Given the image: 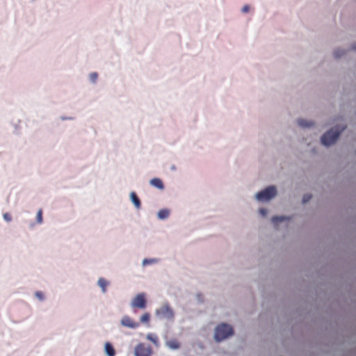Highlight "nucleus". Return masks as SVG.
I'll return each instance as SVG.
<instances>
[{
	"instance_id": "obj_1",
	"label": "nucleus",
	"mask_w": 356,
	"mask_h": 356,
	"mask_svg": "<svg viewBox=\"0 0 356 356\" xmlns=\"http://www.w3.org/2000/svg\"><path fill=\"white\" fill-rule=\"evenodd\" d=\"M343 129V127H336L334 128H332L322 136L321 143L325 146H329L334 144Z\"/></svg>"
},
{
	"instance_id": "obj_2",
	"label": "nucleus",
	"mask_w": 356,
	"mask_h": 356,
	"mask_svg": "<svg viewBox=\"0 0 356 356\" xmlns=\"http://www.w3.org/2000/svg\"><path fill=\"white\" fill-rule=\"evenodd\" d=\"M234 333L232 327L225 323L218 325L215 330V339L216 341H220L232 336Z\"/></svg>"
},
{
	"instance_id": "obj_3",
	"label": "nucleus",
	"mask_w": 356,
	"mask_h": 356,
	"mask_svg": "<svg viewBox=\"0 0 356 356\" xmlns=\"http://www.w3.org/2000/svg\"><path fill=\"white\" fill-rule=\"evenodd\" d=\"M277 194V191L275 186H269L259 192L256 195V197L259 201L264 202L268 201L274 197Z\"/></svg>"
},
{
	"instance_id": "obj_4",
	"label": "nucleus",
	"mask_w": 356,
	"mask_h": 356,
	"mask_svg": "<svg viewBox=\"0 0 356 356\" xmlns=\"http://www.w3.org/2000/svg\"><path fill=\"white\" fill-rule=\"evenodd\" d=\"M153 350L149 345H145L143 343H138L134 350L135 356H152Z\"/></svg>"
},
{
	"instance_id": "obj_5",
	"label": "nucleus",
	"mask_w": 356,
	"mask_h": 356,
	"mask_svg": "<svg viewBox=\"0 0 356 356\" xmlns=\"http://www.w3.org/2000/svg\"><path fill=\"white\" fill-rule=\"evenodd\" d=\"M156 313L158 316L163 318L171 320L174 317V312L168 305L162 306Z\"/></svg>"
},
{
	"instance_id": "obj_6",
	"label": "nucleus",
	"mask_w": 356,
	"mask_h": 356,
	"mask_svg": "<svg viewBox=\"0 0 356 356\" xmlns=\"http://www.w3.org/2000/svg\"><path fill=\"white\" fill-rule=\"evenodd\" d=\"M132 307L145 309L147 305V301L144 293L138 294L131 301Z\"/></svg>"
},
{
	"instance_id": "obj_7",
	"label": "nucleus",
	"mask_w": 356,
	"mask_h": 356,
	"mask_svg": "<svg viewBox=\"0 0 356 356\" xmlns=\"http://www.w3.org/2000/svg\"><path fill=\"white\" fill-rule=\"evenodd\" d=\"M121 325L124 327L135 329L139 327V323L129 316H124L121 319Z\"/></svg>"
},
{
	"instance_id": "obj_8",
	"label": "nucleus",
	"mask_w": 356,
	"mask_h": 356,
	"mask_svg": "<svg viewBox=\"0 0 356 356\" xmlns=\"http://www.w3.org/2000/svg\"><path fill=\"white\" fill-rule=\"evenodd\" d=\"M167 346L172 350L179 349L180 348V343L177 339H171L166 342Z\"/></svg>"
},
{
	"instance_id": "obj_9",
	"label": "nucleus",
	"mask_w": 356,
	"mask_h": 356,
	"mask_svg": "<svg viewBox=\"0 0 356 356\" xmlns=\"http://www.w3.org/2000/svg\"><path fill=\"white\" fill-rule=\"evenodd\" d=\"M150 184L159 189H163L164 185L159 178H153L150 180Z\"/></svg>"
},
{
	"instance_id": "obj_10",
	"label": "nucleus",
	"mask_w": 356,
	"mask_h": 356,
	"mask_svg": "<svg viewBox=\"0 0 356 356\" xmlns=\"http://www.w3.org/2000/svg\"><path fill=\"white\" fill-rule=\"evenodd\" d=\"M105 351L108 356H115V351L113 346L108 342L105 344Z\"/></svg>"
},
{
	"instance_id": "obj_11",
	"label": "nucleus",
	"mask_w": 356,
	"mask_h": 356,
	"mask_svg": "<svg viewBox=\"0 0 356 356\" xmlns=\"http://www.w3.org/2000/svg\"><path fill=\"white\" fill-rule=\"evenodd\" d=\"M147 339L152 341L156 346H159V340L158 337L154 334H148L147 335Z\"/></svg>"
},
{
	"instance_id": "obj_12",
	"label": "nucleus",
	"mask_w": 356,
	"mask_h": 356,
	"mask_svg": "<svg viewBox=\"0 0 356 356\" xmlns=\"http://www.w3.org/2000/svg\"><path fill=\"white\" fill-rule=\"evenodd\" d=\"M98 284L101 287L102 292L105 293L106 291V287L108 284V282L103 277H101L98 280Z\"/></svg>"
},
{
	"instance_id": "obj_13",
	"label": "nucleus",
	"mask_w": 356,
	"mask_h": 356,
	"mask_svg": "<svg viewBox=\"0 0 356 356\" xmlns=\"http://www.w3.org/2000/svg\"><path fill=\"white\" fill-rule=\"evenodd\" d=\"M131 199L133 203L134 204V205L136 206V207L138 209L140 208V201L134 192H132L131 193Z\"/></svg>"
},
{
	"instance_id": "obj_14",
	"label": "nucleus",
	"mask_w": 356,
	"mask_h": 356,
	"mask_svg": "<svg viewBox=\"0 0 356 356\" xmlns=\"http://www.w3.org/2000/svg\"><path fill=\"white\" fill-rule=\"evenodd\" d=\"M298 124L300 127H309L313 125L312 122H307L306 120L304 119H299L298 120Z\"/></svg>"
},
{
	"instance_id": "obj_15",
	"label": "nucleus",
	"mask_w": 356,
	"mask_h": 356,
	"mask_svg": "<svg viewBox=\"0 0 356 356\" xmlns=\"http://www.w3.org/2000/svg\"><path fill=\"white\" fill-rule=\"evenodd\" d=\"M169 216V211L167 209H161L158 213V216L161 219H165Z\"/></svg>"
},
{
	"instance_id": "obj_16",
	"label": "nucleus",
	"mask_w": 356,
	"mask_h": 356,
	"mask_svg": "<svg viewBox=\"0 0 356 356\" xmlns=\"http://www.w3.org/2000/svg\"><path fill=\"white\" fill-rule=\"evenodd\" d=\"M286 219L285 216H275L272 218V222L275 225H277L279 222H282Z\"/></svg>"
},
{
	"instance_id": "obj_17",
	"label": "nucleus",
	"mask_w": 356,
	"mask_h": 356,
	"mask_svg": "<svg viewBox=\"0 0 356 356\" xmlns=\"http://www.w3.org/2000/svg\"><path fill=\"white\" fill-rule=\"evenodd\" d=\"M150 320V315L148 313L143 314L140 317V321L143 323H148Z\"/></svg>"
},
{
	"instance_id": "obj_18",
	"label": "nucleus",
	"mask_w": 356,
	"mask_h": 356,
	"mask_svg": "<svg viewBox=\"0 0 356 356\" xmlns=\"http://www.w3.org/2000/svg\"><path fill=\"white\" fill-rule=\"evenodd\" d=\"M158 261V259H145L143 261V264L144 266L145 265H147V264H154V263H156Z\"/></svg>"
},
{
	"instance_id": "obj_19",
	"label": "nucleus",
	"mask_w": 356,
	"mask_h": 356,
	"mask_svg": "<svg viewBox=\"0 0 356 356\" xmlns=\"http://www.w3.org/2000/svg\"><path fill=\"white\" fill-rule=\"evenodd\" d=\"M37 222L38 223L42 222V211L40 209L37 213Z\"/></svg>"
},
{
	"instance_id": "obj_20",
	"label": "nucleus",
	"mask_w": 356,
	"mask_h": 356,
	"mask_svg": "<svg viewBox=\"0 0 356 356\" xmlns=\"http://www.w3.org/2000/svg\"><path fill=\"white\" fill-rule=\"evenodd\" d=\"M98 77V74L97 72H92L90 74V79L92 82L95 83Z\"/></svg>"
},
{
	"instance_id": "obj_21",
	"label": "nucleus",
	"mask_w": 356,
	"mask_h": 356,
	"mask_svg": "<svg viewBox=\"0 0 356 356\" xmlns=\"http://www.w3.org/2000/svg\"><path fill=\"white\" fill-rule=\"evenodd\" d=\"M343 54H344V51L343 50L337 49L334 52V56L336 58H339Z\"/></svg>"
},
{
	"instance_id": "obj_22",
	"label": "nucleus",
	"mask_w": 356,
	"mask_h": 356,
	"mask_svg": "<svg viewBox=\"0 0 356 356\" xmlns=\"http://www.w3.org/2000/svg\"><path fill=\"white\" fill-rule=\"evenodd\" d=\"M312 198V195L310 194H305L304 195L303 197H302V202L303 203H306L307 202H309Z\"/></svg>"
},
{
	"instance_id": "obj_23",
	"label": "nucleus",
	"mask_w": 356,
	"mask_h": 356,
	"mask_svg": "<svg viewBox=\"0 0 356 356\" xmlns=\"http://www.w3.org/2000/svg\"><path fill=\"white\" fill-rule=\"evenodd\" d=\"M35 296L40 300H44V294L41 291H36L35 293Z\"/></svg>"
},
{
	"instance_id": "obj_24",
	"label": "nucleus",
	"mask_w": 356,
	"mask_h": 356,
	"mask_svg": "<svg viewBox=\"0 0 356 356\" xmlns=\"http://www.w3.org/2000/svg\"><path fill=\"white\" fill-rule=\"evenodd\" d=\"M3 218L7 222H10L12 220V217L8 213H6L3 214Z\"/></svg>"
},
{
	"instance_id": "obj_25",
	"label": "nucleus",
	"mask_w": 356,
	"mask_h": 356,
	"mask_svg": "<svg viewBox=\"0 0 356 356\" xmlns=\"http://www.w3.org/2000/svg\"><path fill=\"white\" fill-rule=\"evenodd\" d=\"M259 213H261V216H265L267 214V210L265 209H260Z\"/></svg>"
},
{
	"instance_id": "obj_26",
	"label": "nucleus",
	"mask_w": 356,
	"mask_h": 356,
	"mask_svg": "<svg viewBox=\"0 0 356 356\" xmlns=\"http://www.w3.org/2000/svg\"><path fill=\"white\" fill-rule=\"evenodd\" d=\"M249 9H250L249 6L245 5V6H244L243 7V8H242V11H243V13H248V12L249 11Z\"/></svg>"
}]
</instances>
